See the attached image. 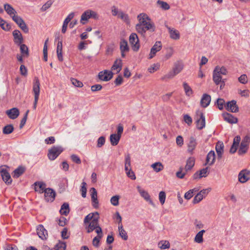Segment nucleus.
Listing matches in <instances>:
<instances>
[{"instance_id":"nucleus-1","label":"nucleus","mask_w":250,"mask_h":250,"mask_svg":"<svg viewBox=\"0 0 250 250\" xmlns=\"http://www.w3.org/2000/svg\"><path fill=\"white\" fill-rule=\"evenodd\" d=\"M137 19L139 22L136 25V29L138 33L145 37L146 31H149L151 32L155 31V26L154 24L146 21V19L150 21L146 14L144 13L140 14L138 15Z\"/></svg>"},{"instance_id":"nucleus-2","label":"nucleus","mask_w":250,"mask_h":250,"mask_svg":"<svg viewBox=\"0 0 250 250\" xmlns=\"http://www.w3.org/2000/svg\"><path fill=\"white\" fill-rule=\"evenodd\" d=\"M184 64L181 61H177L174 64L172 70L169 71L167 74L161 78L163 81H167V79H171L175 76L179 74L183 70Z\"/></svg>"},{"instance_id":"nucleus-3","label":"nucleus","mask_w":250,"mask_h":250,"mask_svg":"<svg viewBox=\"0 0 250 250\" xmlns=\"http://www.w3.org/2000/svg\"><path fill=\"white\" fill-rule=\"evenodd\" d=\"M63 150L62 146H54L48 150V157L50 160H54Z\"/></svg>"},{"instance_id":"nucleus-4","label":"nucleus","mask_w":250,"mask_h":250,"mask_svg":"<svg viewBox=\"0 0 250 250\" xmlns=\"http://www.w3.org/2000/svg\"><path fill=\"white\" fill-rule=\"evenodd\" d=\"M0 173L2 179L5 184L10 185L12 183V179L5 166L0 167Z\"/></svg>"},{"instance_id":"nucleus-5","label":"nucleus","mask_w":250,"mask_h":250,"mask_svg":"<svg viewBox=\"0 0 250 250\" xmlns=\"http://www.w3.org/2000/svg\"><path fill=\"white\" fill-rule=\"evenodd\" d=\"M129 41L134 51H137L140 48L139 41L136 33H132L129 36Z\"/></svg>"},{"instance_id":"nucleus-6","label":"nucleus","mask_w":250,"mask_h":250,"mask_svg":"<svg viewBox=\"0 0 250 250\" xmlns=\"http://www.w3.org/2000/svg\"><path fill=\"white\" fill-rule=\"evenodd\" d=\"M44 193L45 200L47 202H53L56 196V192L51 188H47L43 191H39V193Z\"/></svg>"},{"instance_id":"nucleus-7","label":"nucleus","mask_w":250,"mask_h":250,"mask_svg":"<svg viewBox=\"0 0 250 250\" xmlns=\"http://www.w3.org/2000/svg\"><path fill=\"white\" fill-rule=\"evenodd\" d=\"M95 213L96 214V217H94L92 220L89 223L88 226L86 228L87 233L91 232L99 225V214L98 212H95Z\"/></svg>"},{"instance_id":"nucleus-8","label":"nucleus","mask_w":250,"mask_h":250,"mask_svg":"<svg viewBox=\"0 0 250 250\" xmlns=\"http://www.w3.org/2000/svg\"><path fill=\"white\" fill-rule=\"evenodd\" d=\"M196 114L197 116H199L197 117L196 121V126L198 129L201 130L205 126V117L203 113L200 111H197Z\"/></svg>"},{"instance_id":"nucleus-9","label":"nucleus","mask_w":250,"mask_h":250,"mask_svg":"<svg viewBox=\"0 0 250 250\" xmlns=\"http://www.w3.org/2000/svg\"><path fill=\"white\" fill-rule=\"evenodd\" d=\"M138 192L140 195L144 198V199L147 202H148L152 207H155V205L150 198V196L148 193L142 189L140 186L137 187Z\"/></svg>"},{"instance_id":"nucleus-10","label":"nucleus","mask_w":250,"mask_h":250,"mask_svg":"<svg viewBox=\"0 0 250 250\" xmlns=\"http://www.w3.org/2000/svg\"><path fill=\"white\" fill-rule=\"evenodd\" d=\"M113 76V73L111 71L105 70L99 73L98 77L102 81L107 82L111 80Z\"/></svg>"},{"instance_id":"nucleus-11","label":"nucleus","mask_w":250,"mask_h":250,"mask_svg":"<svg viewBox=\"0 0 250 250\" xmlns=\"http://www.w3.org/2000/svg\"><path fill=\"white\" fill-rule=\"evenodd\" d=\"M250 179V171L247 169L241 170L238 174L239 181L244 183Z\"/></svg>"},{"instance_id":"nucleus-12","label":"nucleus","mask_w":250,"mask_h":250,"mask_svg":"<svg viewBox=\"0 0 250 250\" xmlns=\"http://www.w3.org/2000/svg\"><path fill=\"white\" fill-rule=\"evenodd\" d=\"M225 107L227 110L231 112L236 113L239 111V107L236 104V101L235 100L227 102Z\"/></svg>"},{"instance_id":"nucleus-13","label":"nucleus","mask_w":250,"mask_h":250,"mask_svg":"<svg viewBox=\"0 0 250 250\" xmlns=\"http://www.w3.org/2000/svg\"><path fill=\"white\" fill-rule=\"evenodd\" d=\"M162 48V45L161 42L159 41L156 42L150 49L148 58L150 59H152L156 55V53L161 50Z\"/></svg>"},{"instance_id":"nucleus-14","label":"nucleus","mask_w":250,"mask_h":250,"mask_svg":"<svg viewBox=\"0 0 250 250\" xmlns=\"http://www.w3.org/2000/svg\"><path fill=\"white\" fill-rule=\"evenodd\" d=\"M33 91L34 94V98H39L40 83L38 78L36 77H35L34 79Z\"/></svg>"},{"instance_id":"nucleus-15","label":"nucleus","mask_w":250,"mask_h":250,"mask_svg":"<svg viewBox=\"0 0 250 250\" xmlns=\"http://www.w3.org/2000/svg\"><path fill=\"white\" fill-rule=\"evenodd\" d=\"M13 36L14 37V42L17 45H20L23 42L22 36L19 30H14L13 32Z\"/></svg>"},{"instance_id":"nucleus-16","label":"nucleus","mask_w":250,"mask_h":250,"mask_svg":"<svg viewBox=\"0 0 250 250\" xmlns=\"http://www.w3.org/2000/svg\"><path fill=\"white\" fill-rule=\"evenodd\" d=\"M208 174V167H207L195 172L193 175V178L194 179H197L202 177H206Z\"/></svg>"},{"instance_id":"nucleus-17","label":"nucleus","mask_w":250,"mask_h":250,"mask_svg":"<svg viewBox=\"0 0 250 250\" xmlns=\"http://www.w3.org/2000/svg\"><path fill=\"white\" fill-rule=\"evenodd\" d=\"M37 233L39 237L42 240L46 239L48 235L47 230L44 229L43 226L42 225H39L37 228Z\"/></svg>"},{"instance_id":"nucleus-18","label":"nucleus","mask_w":250,"mask_h":250,"mask_svg":"<svg viewBox=\"0 0 250 250\" xmlns=\"http://www.w3.org/2000/svg\"><path fill=\"white\" fill-rule=\"evenodd\" d=\"M222 116L224 120L229 124H236L238 122V119L230 113H224Z\"/></svg>"},{"instance_id":"nucleus-19","label":"nucleus","mask_w":250,"mask_h":250,"mask_svg":"<svg viewBox=\"0 0 250 250\" xmlns=\"http://www.w3.org/2000/svg\"><path fill=\"white\" fill-rule=\"evenodd\" d=\"M6 113L10 119L14 120L19 116L20 112L17 108L14 107L9 110H7L6 111Z\"/></svg>"},{"instance_id":"nucleus-20","label":"nucleus","mask_w":250,"mask_h":250,"mask_svg":"<svg viewBox=\"0 0 250 250\" xmlns=\"http://www.w3.org/2000/svg\"><path fill=\"white\" fill-rule=\"evenodd\" d=\"M224 145L222 142L218 141L215 146V149L217 155V158L220 159L224 152Z\"/></svg>"},{"instance_id":"nucleus-21","label":"nucleus","mask_w":250,"mask_h":250,"mask_svg":"<svg viewBox=\"0 0 250 250\" xmlns=\"http://www.w3.org/2000/svg\"><path fill=\"white\" fill-rule=\"evenodd\" d=\"M215 159V154L214 151L213 150L210 151L207 154L205 165H212L214 163Z\"/></svg>"},{"instance_id":"nucleus-22","label":"nucleus","mask_w":250,"mask_h":250,"mask_svg":"<svg viewBox=\"0 0 250 250\" xmlns=\"http://www.w3.org/2000/svg\"><path fill=\"white\" fill-rule=\"evenodd\" d=\"M210 101V96L207 94H204L200 101L201 105L203 107H207L209 104Z\"/></svg>"},{"instance_id":"nucleus-23","label":"nucleus","mask_w":250,"mask_h":250,"mask_svg":"<svg viewBox=\"0 0 250 250\" xmlns=\"http://www.w3.org/2000/svg\"><path fill=\"white\" fill-rule=\"evenodd\" d=\"M197 145L196 139L193 137L189 138V143L188 144V151L190 153H192L195 149Z\"/></svg>"},{"instance_id":"nucleus-24","label":"nucleus","mask_w":250,"mask_h":250,"mask_svg":"<svg viewBox=\"0 0 250 250\" xmlns=\"http://www.w3.org/2000/svg\"><path fill=\"white\" fill-rule=\"evenodd\" d=\"M123 65L122 61L121 59H117L111 67V70L115 71L116 73H119L122 70Z\"/></svg>"},{"instance_id":"nucleus-25","label":"nucleus","mask_w":250,"mask_h":250,"mask_svg":"<svg viewBox=\"0 0 250 250\" xmlns=\"http://www.w3.org/2000/svg\"><path fill=\"white\" fill-rule=\"evenodd\" d=\"M4 9L7 14H8L11 18L13 17V15H17V13L15 9L9 4H4Z\"/></svg>"},{"instance_id":"nucleus-26","label":"nucleus","mask_w":250,"mask_h":250,"mask_svg":"<svg viewBox=\"0 0 250 250\" xmlns=\"http://www.w3.org/2000/svg\"><path fill=\"white\" fill-rule=\"evenodd\" d=\"M167 27L169 31L170 37L171 39L174 40H178L180 38V34L178 30L171 29L168 26H167Z\"/></svg>"},{"instance_id":"nucleus-27","label":"nucleus","mask_w":250,"mask_h":250,"mask_svg":"<svg viewBox=\"0 0 250 250\" xmlns=\"http://www.w3.org/2000/svg\"><path fill=\"white\" fill-rule=\"evenodd\" d=\"M195 164V159L193 157L189 158L187 161V164L185 167V170L187 172L191 169Z\"/></svg>"},{"instance_id":"nucleus-28","label":"nucleus","mask_w":250,"mask_h":250,"mask_svg":"<svg viewBox=\"0 0 250 250\" xmlns=\"http://www.w3.org/2000/svg\"><path fill=\"white\" fill-rule=\"evenodd\" d=\"M121 137L116 134H112L110 136V141L111 144L113 146H116L118 144Z\"/></svg>"},{"instance_id":"nucleus-29","label":"nucleus","mask_w":250,"mask_h":250,"mask_svg":"<svg viewBox=\"0 0 250 250\" xmlns=\"http://www.w3.org/2000/svg\"><path fill=\"white\" fill-rule=\"evenodd\" d=\"M69 204L67 203H64L61 206L60 212L62 215L66 216L69 212Z\"/></svg>"},{"instance_id":"nucleus-30","label":"nucleus","mask_w":250,"mask_h":250,"mask_svg":"<svg viewBox=\"0 0 250 250\" xmlns=\"http://www.w3.org/2000/svg\"><path fill=\"white\" fill-rule=\"evenodd\" d=\"M120 49L121 52H128L129 48L127 42L125 39H122L121 41L120 44Z\"/></svg>"},{"instance_id":"nucleus-31","label":"nucleus","mask_w":250,"mask_h":250,"mask_svg":"<svg viewBox=\"0 0 250 250\" xmlns=\"http://www.w3.org/2000/svg\"><path fill=\"white\" fill-rule=\"evenodd\" d=\"M25 170V168L24 167L22 166L19 167L14 171L13 177L16 178L19 177L24 172Z\"/></svg>"},{"instance_id":"nucleus-32","label":"nucleus","mask_w":250,"mask_h":250,"mask_svg":"<svg viewBox=\"0 0 250 250\" xmlns=\"http://www.w3.org/2000/svg\"><path fill=\"white\" fill-rule=\"evenodd\" d=\"M34 186L36 191H43L46 188L45 184L42 182H36L34 183Z\"/></svg>"},{"instance_id":"nucleus-33","label":"nucleus","mask_w":250,"mask_h":250,"mask_svg":"<svg viewBox=\"0 0 250 250\" xmlns=\"http://www.w3.org/2000/svg\"><path fill=\"white\" fill-rule=\"evenodd\" d=\"M19 46L20 47V51L22 56L25 57H28L29 54L27 46L25 44L22 43H21Z\"/></svg>"},{"instance_id":"nucleus-34","label":"nucleus","mask_w":250,"mask_h":250,"mask_svg":"<svg viewBox=\"0 0 250 250\" xmlns=\"http://www.w3.org/2000/svg\"><path fill=\"white\" fill-rule=\"evenodd\" d=\"M214 72L219 73L220 75H226L228 73V71L226 68L224 66H216L214 70Z\"/></svg>"},{"instance_id":"nucleus-35","label":"nucleus","mask_w":250,"mask_h":250,"mask_svg":"<svg viewBox=\"0 0 250 250\" xmlns=\"http://www.w3.org/2000/svg\"><path fill=\"white\" fill-rule=\"evenodd\" d=\"M249 145L244 144V143H241L240 147L238 150V154L239 155H242L245 154L248 149Z\"/></svg>"},{"instance_id":"nucleus-36","label":"nucleus","mask_w":250,"mask_h":250,"mask_svg":"<svg viewBox=\"0 0 250 250\" xmlns=\"http://www.w3.org/2000/svg\"><path fill=\"white\" fill-rule=\"evenodd\" d=\"M223 80L221 75L215 72H213V81L216 85H219L220 82Z\"/></svg>"},{"instance_id":"nucleus-37","label":"nucleus","mask_w":250,"mask_h":250,"mask_svg":"<svg viewBox=\"0 0 250 250\" xmlns=\"http://www.w3.org/2000/svg\"><path fill=\"white\" fill-rule=\"evenodd\" d=\"M205 230L203 229L198 232L194 238V241L198 243H201L203 242V235Z\"/></svg>"},{"instance_id":"nucleus-38","label":"nucleus","mask_w":250,"mask_h":250,"mask_svg":"<svg viewBox=\"0 0 250 250\" xmlns=\"http://www.w3.org/2000/svg\"><path fill=\"white\" fill-rule=\"evenodd\" d=\"M118 229L119 231L120 236L125 240H126L128 238V236L126 231L123 229L122 224L119 225Z\"/></svg>"},{"instance_id":"nucleus-39","label":"nucleus","mask_w":250,"mask_h":250,"mask_svg":"<svg viewBox=\"0 0 250 250\" xmlns=\"http://www.w3.org/2000/svg\"><path fill=\"white\" fill-rule=\"evenodd\" d=\"M151 167L153 168L154 170L158 172L163 170L164 166L160 162H156L151 165Z\"/></svg>"},{"instance_id":"nucleus-40","label":"nucleus","mask_w":250,"mask_h":250,"mask_svg":"<svg viewBox=\"0 0 250 250\" xmlns=\"http://www.w3.org/2000/svg\"><path fill=\"white\" fill-rule=\"evenodd\" d=\"M0 26L5 31H9L11 29V25L0 17Z\"/></svg>"},{"instance_id":"nucleus-41","label":"nucleus","mask_w":250,"mask_h":250,"mask_svg":"<svg viewBox=\"0 0 250 250\" xmlns=\"http://www.w3.org/2000/svg\"><path fill=\"white\" fill-rule=\"evenodd\" d=\"M14 131V126L12 125H7L3 128V133L4 134H9Z\"/></svg>"},{"instance_id":"nucleus-42","label":"nucleus","mask_w":250,"mask_h":250,"mask_svg":"<svg viewBox=\"0 0 250 250\" xmlns=\"http://www.w3.org/2000/svg\"><path fill=\"white\" fill-rule=\"evenodd\" d=\"M125 170H128V168H130L131 166V158L130 155L127 154L125 155Z\"/></svg>"},{"instance_id":"nucleus-43","label":"nucleus","mask_w":250,"mask_h":250,"mask_svg":"<svg viewBox=\"0 0 250 250\" xmlns=\"http://www.w3.org/2000/svg\"><path fill=\"white\" fill-rule=\"evenodd\" d=\"M183 87L187 96H190L192 94V90L187 83L184 82L183 83Z\"/></svg>"},{"instance_id":"nucleus-44","label":"nucleus","mask_w":250,"mask_h":250,"mask_svg":"<svg viewBox=\"0 0 250 250\" xmlns=\"http://www.w3.org/2000/svg\"><path fill=\"white\" fill-rule=\"evenodd\" d=\"M118 17L127 24H128L130 22L128 15L123 13L122 11H119Z\"/></svg>"},{"instance_id":"nucleus-45","label":"nucleus","mask_w":250,"mask_h":250,"mask_svg":"<svg viewBox=\"0 0 250 250\" xmlns=\"http://www.w3.org/2000/svg\"><path fill=\"white\" fill-rule=\"evenodd\" d=\"M90 10H86L84 13L82 14L81 16V22L83 24H84V22H83V21H87L88 19L90 18Z\"/></svg>"},{"instance_id":"nucleus-46","label":"nucleus","mask_w":250,"mask_h":250,"mask_svg":"<svg viewBox=\"0 0 250 250\" xmlns=\"http://www.w3.org/2000/svg\"><path fill=\"white\" fill-rule=\"evenodd\" d=\"M66 243L63 242L59 241L55 246L54 249L56 250H65L66 249Z\"/></svg>"},{"instance_id":"nucleus-47","label":"nucleus","mask_w":250,"mask_h":250,"mask_svg":"<svg viewBox=\"0 0 250 250\" xmlns=\"http://www.w3.org/2000/svg\"><path fill=\"white\" fill-rule=\"evenodd\" d=\"M157 3L164 10H168L170 8V6L165 1L158 0L157 1Z\"/></svg>"},{"instance_id":"nucleus-48","label":"nucleus","mask_w":250,"mask_h":250,"mask_svg":"<svg viewBox=\"0 0 250 250\" xmlns=\"http://www.w3.org/2000/svg\"><path fill=\"white\" fill-rule=\"evenodd\" d=\"M70 81L73 85L76 87H82L83 85V83L76 79L71 78Z\"/></svg>"},{"instance_id":"nucleus-49","label":"nucleus","mask_w":250,"mask_h":250,"mask_svg":"<svg viewBox=\"0 0 250 250\" xmlns=\"http://www.w3.org/2000/svg\"><path fill=\"white\" fill-rule=\"evenodd\" d=\"M96 217V214L95 212L90 213L85 216L84 219V223L85 224L89 223L90 221H91L94 217Z\"/></svg>"},{"instance_id":"nucleus-50","label":"nucleus","mask_w":250,"mask_h":250,"mask_svg":"<svg viewBox=\"0 0 250 250\" xmlns=\"http://www.w3.org/2000/svg\"><path fill=\"white\" fill-rule=\"evenodd\" d=\"M215 104H217L218 108L220 110H222L225 106V101L223 99L218 98Z\"/></svg>"},{"instance_id":"nucleus-51","label":"nucleus","mask_w":250,"mask_h":250,"mask_svg":"<svg viewBox=\"0 0 250 250\" xmlns=\"http://www.w3.org/2000/svg\"><path fill=\"white\" fill-rule=\"evenodd\" d=\"M119 195H115L112 196L110 199L111 204L114 206H117L119 205Z\"/></svg>"},{"instance_id":"nucleus-52","label":"nucleus","mask_w":250,"mask_h":250,"mask_svg":"<svg viewBox=\"0 0 250 250\" xmlns=\"http://www.w3.org/2000/svg\"><path fill=\"white\" fill-rule=\"evenodd\" d=\"M54 0H49L47 1L44 4L42 5L41 8V10L42 11H45L49 8L51 7L53 3L54 2Z\"/></svg>"},{"instance_id":"nucleus-53","label":"nucleus","mask_w":250,"mask_h":250,"mask_svg":"<svg viewBox=\"0 0 250 250\" xmlns=\"http://www.w3.org/2000/svg\"><path fill=\"white\" fill-rule=\"evenodd\" d=\"M159 247L161 249H168L170 247L169 243L167 241H161L159 243Z\"/></svg>"},{"instance_id":"nucleus-54","label":"nucleus","mask_w":250,"mask_h":250,"mask_svg":"<svg viewBox=\"0 0 250 250\" xmlns=\"http://www.w3.org/2000/svg\"><path fill=\"white\" fill-rule=\"evenodd\" d=\"M183 167H180L179 168V170L176 173V175L178 178L180 179H183L184 178L187 172L186 171L185 172H183Z\"/></svg>"},{"instance_id":"nucleus-55","label":"nucleus","mask_w":250,"mask_h":250,"mask_svg":"<svg viewBox=\"0 0 250 250\" xmlns=\"http://www.w3.org/2000/svg\"><path fill=\"white\" fill-rule=\"evenodd\" d=\"M86 184L84 182H83L82 183L81 191L82 192V196L83 198H85L86 195L87 189L86 188Z\"/></svg>"},{"instance_id":"nucleus-56","label":"nucleus","mask_w":250,"mask_h":250,"mask_svg":"<svg viewBox=\"0 0 250 250\" xmlns=\"http://www.w3.org/2000/svg\"><path fill=\"white\" fill-rule=\"evenodd\" d=\"M203 198L204 197L201 195V194L199 192H198L194 197L192 203L194 204H197L199 203L202 200H203Z\"/></svg>"},{"instance_id":"nucleus-57","label":"nucleus","mask_w":250,"mask_h":250,"mask_svg":"<svg viewBox=\"0 0 250 250\" xmlns=\"http://www.w3.org/2000/svg\"><path fill=\"white\" fill-rule=\"evenodd\" d=\"M166 197V193L164 191H161L160 192L159 194V199L162 205H163L165 203Z\"/></svg>"},{"instance_id":"nucleus-58","label":"nucleus","mask_w":250,"mask_h":250,"mask_svg":"<svg viewBox=\"0 0 250 250\" xmlns=\"http://www.w3.org/2000/svg\"><path fill=\"white\" fill-rule=\"evenodd\" d=\"M29 112V110L26 111V113L24 114V117H23V118L22 119V120L21 121V123L20 125V128L21 129L23 127V126L25 125V124L26 123V120L27 119L28 114Z\"/></svg>"},{"instance_id":"nucleus-59","label":"nucleus","mask_w":250,"mask_h":250,"mask_svg":"<svg viewBox=\"0 0 250 250\" xmlns=\"http://www.w3.org/2000/svg\"><path fill=\"white\" fill-rule=\"evenodd\" d=\"M127 176L132 180L136 179L135 175L131 168H128V170H125Z\"/></svg>"},{"instance_id":"nucleus-60","label":"nucleus","mask_w":250,"mask_h":250,"mask_svg":"<svg viewBox=\"0 0 250 250\" xmlns=\"http://www.w3.org/2000/svg\"><path fill=\"white\" fill-rule=\"evenodd\" d=\"M239 82L243 84H246L248 82V78L246 75H241L238 78Z\"/></svg>"},{"instance_id":"nucleus-61","label":"nucleus","mask_w":250,"mask_h":250,"mask_svg":"<svg viewBox=\"0 0 250 250\" xmlns=\"http://www.w3.org/2000/svg\"><path fill=\"white\" fill-rule=\"evenodd\" d=\"M105 143V138L104 136H101L97 141V146L101 147Z\"/></svg>"},{"instance_id":"nucleus-62","label":"nucleus","mask_w":250,"mask_h":250,"mask_svg":"<svg viewBox=\"0 0 250 250\" xmlns=\"http://www.w3.org/2000/svg\"><path fill=\"white\" fill-rule=\"evenodd\" d=\"M176 143L177 146L181 147L184 144V140L182 136L179 135L176 137Z\"/></svg>"},{"instance_id":"nucleus-63","label":"nucleus","mask_w":250,"mask_h":250,"mask_svg":"<svg viewBox=\"0 0 250 250\" xmlns=\"http://www.w3.org/2000/svg\"><path fill=\"white\" fill-rule=\"evenodd\" d=\"M102 237H99V236L95 237L92 240V244L94 247H98L99 246V243Z\"/></svg>"},{"instance_id":"nucleus-64","label":"nucleus","mask_w":250,"mask_h":250,"mask_svg":"<svg viewBox=\"0 0 250 250\" xmlns=\"http://www.w3.org/2000/svg\"><path fill=\"white\" fill-rule=\"evenodd\" d=\"M71 159L73 162L77 164H80L81 163V160L80 158L75 154H72L71 156Z\"/></svg>"}]
</instances>
